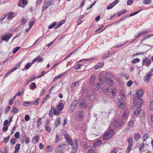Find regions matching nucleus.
Here are the masks:
<instances>
[{
	"label": "nucleus",
	"mask_w": 153,
	"mask_h": 153,
	"mask_svg": "<svg viewBox=\"0 0 153 153\" xmlns=\"http://www.w3.org/2000/svg\"><path fill=\"white\" fill-rule=\"evenodd\" d=\"M101 84L99 82H97L95 83L92 85H91L90 88L88 89L84 87H83L82 90V96L87 98H90L91 95H92L91 93H88L89 91L92 92V93L94 92L95 90L94 88H97V89L100 88L101 87Z\"/></svg>",
	"instance_id": "obj_1"
},
{
	"label": "nucleus",
	"mask_w": 153,
	"mask_h": 153,
	"mask_svg": "<svg viewBox=\"0 0 153 153\" xmlns=\"http://www.w3.org/2000/svg\"><path fill=\"white\" fill-rule=\"evenodd\" d=\"M68 144L72 146L71 153H76L78 149L77 140L76 139L73 140L70 136L68 135Z\"/></svg>",
	"instance_id": "obj_2"
},
{
	"label": "nucleus",
	"mask_w": 153,
	"mask_h": 153,
	"mask_svg": "<svg viewBox=\"0 0 153 153\" xmlns=\"http://www.w3.org/2000/svg\"><path fill=\"white\" fill-rule=\"evenodd\" d=\"M78 104L79 107L81 108H85L88 105L87 101L83 98L79 99Z\"/></svg>",
	"instance_id": "obj_3"
},
{
	"label": "nucleus",
	"mask_w": 153,
	"mask_h": 153,
	"mask_svg": "<svg viewBox=\"0 0 153 153\" xmlns=\"http://www.w3.org/2000/svg\"><path fill=\"white\" fill-rule=\"evenodd\" d=\"M143 100L139 97H136L133 100V103L135 106L140 107L142 105Z\"/></svg>",
	"instance_id": "obj_4"
},
{
	"label": "nucleus",
	"mask_w": 153,
	"mask_h": 153,
	"mask_svg": "<svg viewBox=\"0 0 153 153\" xmlns=\"http://www.w3.org/2000/svg\"><path fill=\"white\" fill-rule=\"evenodd\" d=\"M99 79L100 81L101 82H105L106 83L110 86L112 85L114 83L113 81L112 80L107 78V77H106V78L103 77V79L102 78H100Z\"/></svg>",
	"instance_id": "obj_5"
},
{
	"label": "nucleus",
	"mask_w": 153,
	"mask_h": 153,
	"mask_svg": "<svg viewBox=\"0 0 153 153\" xmlns=\"http://www.w3.org/2000/svg\"><path fill=\"white\" fill-rule=\"evenodd\" d=\"M84 113L83 110L79 111L76 114L75 117L76 119L79 121L83 119Z\"/></svg>",
	"instance_id": "obj_6"
},
{
	"label": "nucleus",
	"mask_w": 153,
	"mask_h": 153,
	"mask_svg": "<svg viewBox=\"0 0 153 153\" xmlns=\"http://www.w3.org/2000/svg\"><path fill=\"white\" fill-rule=\"evenodd\" d=\"M124 123L123 121L120 120H115L114 123H113V126L115 128L121 126Z\"/></svg>",
	"instance_id": "obj_7"
},
{
	"label": "nucleus",
	"mask_w": 153,
	"mask_h": 153,
	"mask_svg": "<svg viewBox=\"0 0 153 153\" xmlns=\"http://www.w3.org/2000/svg\"><path fill=\"white\" fill-rule=\"evenodd\" d=\"M13 34L10 33H8L7 35H3L1 38L2 41H5L6 42H8L12 36Z\"/></svg>",
	"instance_id": "obj_8"
},
{
	"label": "nucleus",
	"mask_w": 153,
	"mask_h": 153,
	"mask_svg": "<svg viewBox=\"0 0 153 153\" xmlns=\"http://www.w3.org/2000/svg\"><path fill=\"white\" fill-rule=\"evenodd\" d=\"M127 140L128 143V146L126 152V153H128L131 148L133 143V140L132 139L131 137L128 138Z\"/></svg>",
	"instance_id": "obj_9"
},
{
	"label": "nucleus",
	"mask_w": 153,
	"mask_h": 153,
	"mask_svg": "<svg viewBox=\"0 0 153 153\" xmlns=\"http://www.w3.org/2000/svg\"><path fill=\"white\" fill-rule=\"evenodd\" d=\"M66 146L67 145L65 143H61L60 144H59L58 147L56 149L55 152L56 153L59 152L61 149H64L66 148L65 146Z\"/></svg>",
	"instance_id": "obj_10"
},
{
	"label": "nucleus",
	"mask_w": 153,
	"mask_h": 153,
	"mask_svg": "<svg viewBox=\"0 0 153 153\" xmlns=\"http://www.w3.org/2000/svg\"><path fill=\"white\" fill-rule=\"evenodd\" d=\"M27 4V0H20L18 4V5L22 7H24V5H26Z\"/></svg>",
	"instance_id": "obj_11"
},
{
	"label": "nucleus",
	"mask_w": 153,
	"mask_h": 153,
	"mask_svg": "<svg viewBox=\"0 0 153 153\" xmlns=\"http://www.w3.org/2000/svg\"><path fill=\"white\" fill-rule=\"evenodd\" d=\"M125 102L121 101L120 100H118L117 102V106L120 108H123L126 107V104Z\"/></svg>",
	"instance_id": "obj_12"
},
{
	"label": "nucleus",
	"mask_w": 153,
	"mask_h": 153,
	"mask_svg": "<svg viewBox=\"0 0 153 153\" xmlns=\"http://www.w3.org/2000/svg\"><path fill=\"white\" fill-rule=\"evenodd\" d=\"M119 96L120 97V98L119 100H120L121 101L125 102L126 100V95L122 91L120 93Z\"/></svg>",
	"instance_id": "obj_13"
},
{
	"label": "nucleus",
	"mask_w": 153,
	"mask_h": 153,
	"mask_svg": "<svg viewBox=\"0 0 153 153\" xmlns=\"http://www.w3.org/2000/svg\"><path fill=\"white\" fill-rule=\"evenodd\" d=\"M151 63V61L149 59H148V58H146L143 60L142 62L143 65H144L146 64V65L147 66H149L148 65H150Z\"/></svg>",
	"instance_id": "obj_14"
},
{
	"label": "nucleus",
	"mask_w": 153,
	"mask_h": 153,
	"mask_svg": "<svg viewBox=\"0 0 153 153\" xmlns=\"http://www.w3.org/2000/svg\"><path fill=\"white\" fill-rule=\"evenodd\" d=\"M137 108L134 110V115L136 116H138L141 113V108L139 107H137Z\"/></svg>",
	"instance_id": "obj_15"
},
{
	"label": "nucleus",
	"mask_w": 153,
	"mask_h": 153,
	"mask_svg": "<svg viewBox=\"0 0 153 153\" xmlns=\"http://www.w3.org/2000/svg\"><path fill=\"white\" fill-rule=\"evenodd\" d=\"M104 62H101L97 64L94 67V69L96 70L102 68L104 65Z\"/></svg>",
	"instance_id": "obj_16"
},
{
	"label": "nucleus",
	"mask_w": 153,
	"mask_h": 153,
	"mask_svg": "<svg viewBox=\"0 0 153 153\" xmlns=\"http://www.w3.org/2000/svg\"><path fill=\"white\" fill-rule=\"evenodd\" d=\"M79 85L78 82H75L73 83L71 85V88L72 90H74Z\"/></svg>",
	"instance_id": "obj_17"
},
{
	"label": "nucleus",
	"mask_w": 153,
	"mask_h": 153,
	"mask_svg": "<svg viewBox=\"0 0 153 153\" xmlns=\"http://www.w3.org/2000/svg\"><path fill=\"white\" fill-rule=\"evenodd\" d=\"M136 94L137 96L141 97L143 95V92L142 90L140 89L136 91Z\"/></svg>",
	"instance_id": "obj_18"
},
{
	"label": "nucleus",
	"mask_w": 153,
	"mask_h": 153,
	"mask_svg": "<svg viewBox=\"0 0 153 153\" xmlns=\"http://www.w3.org/2000/svg\"><path fill=\"white\" fill-rule=\"evenodd\" d=\"M122 116L123 119H126L127 118L128 115V112L127 110L125 111L122 113Z\"/></svg>",
	"instance_id": "obj_19"
},
{
	"label": "nucleus",
	"mask_w": 153,
	"mask_h": 153,
	"mask_svg": "<svg viewBox=\"0 0 153 153\" xmlns=\"http://www.w3.org/2000/svg\"><path fill=\"white\" fill-rule=\"evenodd\" d=\"M39 138L38 135H35L33 138L32 142L33 143H35L37 142Z\"/></svg>",
	"instance_id": "obj_20"
},
{
	"label": "nucleus",
	"mask_w": 153,
	"mask_h": 153,
	"mask_svg": "<svg viewBox=\"0 0 153 153\" xmlns=\"http://www.w3.org/2000/svg\"><path fill=\"white\" fill-rule=\"evenodd\" d=\"M110 90L109 87H108L107 86H105L102 88V91L108 93Z\"/></svg>",
	"instance_id": "obj_21"
},
{
	"label": "nucleus",
	"mask_w": 153,
	"mask_h": 153,
	"mask_svg": "<svg viewBox=\"0 0 153 153\" xmlns=\"http://www.w3.org/2000/svg\"><path fill=\"white\" fill-rule=\"evenodd\" d=\"M65 22V20H63V21L59 22L56 25L55 29H57L62 24H64Z\"/></svg>",
	"instance_id": "obj_22"
},
{
	"label": "nucleus",
	"mask_w": 153,
	"mask_h": 153,
	"mask_svg": "<svg viewBox=\"0 0 153 153\" xmlns=\"http://www.w3.org/2000/svg\"><path fill=\"white\" fill-rule=\"evenodd\" d=\"M143 9L142 8H140L137 11L134 12L132 13H131L130 15H129V16H133L137 14L138 13L140 12L141 11H142Z\"/></svg>",
	"instance_id": "obj_23"
},
{
	"label": "nucleus",
	"mask_w": 153,
	"mask_h": 153,
	"mask_svg": "<svg viewBox=\"0 0 153 153\" xmlns=\"http://www.w3.org/2000/svg\"><path fill=\"white\" fill-rule=\"evenodd\" d=\"M20 144L18 143L16 145L15 147V151L14 153H17L18 152L20 149Z\"/></svg>",
	"instance_id": "obj_24"
},
{
	"label": "nucleus",
	"mask_w": 153,
	"mask_h": 153,
	"mask_svg": "<svg viewBox=\"0 0 153 153\" xmlns=\"http://www.w3.org/2000/svg\"><path fill=\"white\" fill-rule=\"evenodd\" d=\"M101 141L100 140H98L97 141L93 143V146L94 147L98 146L101 145Z\"/></svg>",
	"instance_id": "obj_25"
},
{
	"label": "nucleus",
	"mask_w": 153,
	"mask_h": 153,
	"mask_svg": "<svg viewBox=\"0 0 153 153\" xmlns=\"http://www.w3.org/2000/svg\"><path fill=\"white\" fill-rule=\"evenodd\" d=\"M111 137V136H110V135H109L107 132H106L103 135V138L104 140H107L108 139H109Z\"/></svg>",
	"instance_id": "obj_26"
},
{
	"label": "nucleus",
	"mask_w": 153,
	"mask_h": 153,
	"mask_svg": "<svg viewBox=\"0 0 153 153\" xmlns=\"http://www.w3.org/2000/svg\"><path fill=\"white\" fill-rule=\"evenodd\" d=\"M127 11V10L126 9H124L120 12H118V14L117 15V17L121 15L124 14Z\"/></svg>",
	"instance_id": "obj_27"
},
{
	"label": "nucleus",
	"mask_w": 153,
	"mask_h": 153,
	"mask_svg": "<svg viewBox=\"0 0 153 153\" xmlns=\"http://www.w3.org/2000/svg\"><path fill=\"white\" fill-rule=\"evenodd\" d=\"M94 59V58H90L89 59H81L80 60L78 61L77 62V63L79 62L82 61H88V62H91V61H92V60H93Z\"/></svg>",
	"instance_id": "obj_28"
},
{
	"label": "nucleus",
	"mask_w": 153,
	"mask_h": 153,
	"mask_svg": "<svg viewBox=\"0 0 153 153\" xmlns=\"http://www.w3.org/2000/svg\"><path fill=\"white\" fill-rule=\"evenodd\" d=\"M63 104L62 103H60L57 106V109L61 111L63 109Z\"/></svg>",
	"instance_id": "obj_29"
},
{
	"label": "nucleus",
	"mask_w": 153,
	"mask_h": 153,
	"mask_svg": "<svg viewBox=\"0 0 153 153\" xmlns=\"http://www.w3.org/2000/svg\"><path fill=\"white\" fill-rule=\"evenodd\" d=\"M116 92L117 90L114 87H112L111 89V93L112 94V97H114Z\"/></svg>",
	"instance_id": "obj_30"
},
{
	"label": "nucleus",
	"mask_w": 153,
	"mask_h": 153,
	"mask_svg": "<svg viewBox=\"0 0 153 153\" xmlns=\"http://www.w3.org/2000/svg\"><path fill=\"white\" fill-rule=\"evenodd\" d=\"M113 76V73L111 72L107 71L105 73V76Z\"/></svg>",
	"instance_id": "obj_31"
},
{
	"label": "nucleus",
	"mask_w": 153,
	"mask_h": 153,
	"mask_svg": "<svg viewBox=\"0 0 153 153\" xmlns=\"http://www.w3.org/2000/svg\"><path fill=\"white\" fill-rule=\"evenodd\" d=\"M7 15V18L10 20L11 19L14 17L12 12H10L9 13H8V14L6 15Z\"/></svg>",
	"instance_id": "obj_32"
},
{
	"label": "nucleus",
	"mask_w": 153,
	"mask_h": 153,
	"mask_svg": "<svg viewBox=\"0 0 153 153\" xmlns=\"http://www.w3.org/2000/svg\"><path fill=\"white\" fill-rule=\"evenodd\" d=\"M21 63L20 62L17 63V65H16V67H13L11 70V71L13 72L16 70L18 68L20 67V65H21Z\"/></svg>",
	"instance_id": "obj_33"
},
{
	"label": "nucleus",
	"mask_w": 153,
	"mask_h": 153,
	"mask_svg": "<svg viewBox=\"0 0 153 153\" xmlns=\"http://www.w3.org/2000/svg\"><path fill=\"white\" fill-rule=\"evenodd\" d=\"M57 23L56 22H53L50 25L48 26V28L49 29H51L53 27H54L56 26V25Z\"/></svg>",
	"instance_id": "obj_34"
},
{
	"label": "nucleus",
	"mask_w": 153,
	"mask_h": 153,
	"mask_svg": "<svg viewBox=\"0 0 153 153\" xmlns=\"http://www.w3.org/2000/svg\"><path fill=\"white\" fill-rule=\"evenodd\" d=\"M19 111V110L18 108L14 106H13V109L12 110V112L13 113H16Z\"/></svg>",
	"instance_id": "obj_35"
},
{
	"label": "nucleus",
	"mask_w": 153,
	"mask_h": 153,
	"mask_svg": "<svg viewBox=\"0 0 153 153\" xmlns=\"http://www.w3.org/2000/svg\"><path fill=\"white\" fill-rule=\"evenodd\" d=\"M153 75V68L151 69V71L147 73L146 76H151Z\"/></svg>",
	"instance_id": "obj_36"
},
{
	"label": "nucleus",
	"mask_w": 153,
	"mask_h": 153,
	"mask_svg": "<svg viewBox=\"0 0 153 153\" xmlns=\"http://www.w3.org/2000/svg\"><path fill=\"white\" fill-rule=\"evenodd\" d=\"M16 97V96H14L13 98H11L9 101V104L10 105H12L13 103L15 98Z\"/></svg>",
	"instance_id": "obj_37"
},
{
	"label": "nucleus",
	"mask_w": 153,
	"mask_h": 153,
	"mask_svg": "<svg viewBox=\"0 0 153 153\" xmlns=\"http://www.w3.org/2000/svg\"><path fill=\"white\" fill-rule=\"evenodd\" d=\"M141 137L140 134L138 133L135 134L134 139L136 140H137Z\"/></svg>",
	"instance_id": "obj_38"
},
{
	"label": "nucleus",
	"mask_w": 153,
	"mask_h": 153,
	"mask_svg": "<svg viewBox=\"0 0 153 153\" xmlns=\"http://www.w3.org/2000/svg\"><path fill=\"white\" fill-rule=\"evenodd\" d=\"M107 133L109 134L111 137L112 136L113 134L114 133V130L112 129H111L108 131H107Z\"/></svg>",
	"instance_id": "obj_39"
},
{
	"label": "nucleus",
	"mask_w": 153,
	"mask_h": 153,
	"mask_svg": "<svg viewBox=\"0 0 153 153\" xmlns=\"http://www.w3.org/2000/svg\"><path fill=\"white\" fill-rule=\"evenodd\" d=\"M48 123H46L45 126V129L49 132H51V129L50 127L48 126Z\"/></svg>",
	"instance_id": "obj_40"
},
{
	"label": "nucleus",
	"mask_w": 153,
	"mask_h": 153,
	"mask_svg": "<svg viewBox=\"0 0 153 153\" xmlns=\"http://www.w3.org/2000/svg\"><path fill=\"white\" fill-rule=\"evenodd\" d=\"M24 105L26 107H28L30 106L31 104V102H30L24 101L23 102Z\"/></svg>",
	"instance_id": "obj_41"
},
{
	"label": "nucleus",
	"mask_w": 153,
	"mask_h": 153,
	"mask_svg": "<svg viewBox=\"0 0 153 153\" xmlns=\"http://www.w3.org/2000/svg\"><path fill=\"white\" fill-rule=\"evenodd\" d=\"M36 86L35 83L34 82H32L30 85V88L31 89H33L36 88Z\"/></svg>",
	"instance_id": "obj_42"
},
{
	"label": "nucleus",
	"mask_w": 153,
	"mask_h": 153,
	"mask_svg": "<svg viewBox=\"0 0 153 153\" xmlns=\"http://www.w3.org/2000/svg\"><path fill=\"white\" fill-rule=\"evenodd\" d=\"M60 119L59 118H58L56 119V121H55V125L57 126L58 125L60 124Z\"/></svg>",
	"instance_id": "obj_43"
},
{
	"label": "nucleus",
	"mask_w": 153,
	"mask_h": 153,
	"mask_svg": "<svg viewBox=\"0 0 153 153\" xmlns=\"http://www.w3.org/2000/svg\"><path fill=\"white\" fill-rule=\"evenodd\" d=\"M32 64L28 62L25 66V69H28L32 65Z\"/></svg>",
	"instance_id": "obj_44"
},
{
	"label": "nucleus",
	"mask_w": 153,
	"mask_h": 153,
	"mask_svg": "<svg viewBox=\"0 0 153 153\" xmlns=\"http://www.w3.org/2000/svg\"><path fill=\"white\" fill-rule=\"evenodd\" d=\"M62 133L63 134V135L65 137L66 141H67V133L63 129H62L61 131Z\"/></svg>",
	"instance_id": "obj_45"
},
{
	"label": "nucleus",
	"mask_w": 153,
	"mask_h": 153,
	"mask_svg": "<svg viewBox=\"0 0 153 153\" xmlns=\"http://www.w3.org/2000/svg\"><path fill=\"white\" fill-rule=\"evenodd\" d=\"M126 43H125V42H124V43L123 44L118 43V44H117V45L114 46L113 47L114 48L116 47L117 48H118L122 46L123 45H125L126 44Z\"/></svg>",
	"instance_id": "obj_46"
},
{
	"label": "nucleus",
	"mask_w": 153,
	"mask_h": 153,
	"mask_svg": "<svg viewBox=\"0 0 153 153\" xmlns=\"http://www.w3.org/2000/svg\"><path fill=\"white\" fill-rule=\"evenodd\" d=\"M140 61V59L138 58H135L134 59L131 61V63L133 64H134L136 62H138Z\"/></svg>",
	"instance_id": "obj_47"
},
{
	"label": "nucleus",
	"mask_w": 153,
	"mask_h": 153,
	"mask_svg": "<svg viewBox=\"0 0 153 153\" xmlns=\"http://www.w3.org/2000/svg\"><path fill=\"white\" fill-rule=\"evenodd\" d=\"M52 149L53 148L50 145L47 146L46 151L48 152H50L52 150Z\"/></svg>",
	"instance_id": "obj_48"
},
{
	"label": "nucleus",
	"mask_w": 153,
	"mask_h": 153,
	"mask_svg": "<svg viewBox=\"0 0 153 153\" xmlns=\"http://www.w3.org/2000/svg\"><path fill=\"white\" fill-rule=\"evenodd\" d=\"M134 122L132 120H130L128 123V126L130 127H132L134 126Z\"/></svg>",
	"instance_id": "obj_49"
},
{
	"label": "nucleus",
	"mask_w": 153,
	"mask_h": 153,
	"mask_svg": "<svg viewBox=\"0 0 153 153\" xmlns=\"http://www.w3.org/2000/svg\"><path fill=\"white\" fill-rule=\"evenodd\" d=\"M82 65L80 64H78L74 66V68L75 70H77Z\"/></svg>",
	"instance_id": "obj_50"
},
{
	"label": "nucleus",
	"mask_w": 153,
	"mask_h": 153,
	"mask_svg": "<svg viewBox=\"0 0 153 153\" xmlns=\"http://www.w3.org/2000/svg\"><path fill=\"white\" fill-rule=\"evenodd\" d=\"M20 47H17L14 48L12 51V53H16L18 51Z\"/></svg>",
	"instance_id": "obj_51"
},
{
	"label": "nucleus",
	"mask_w": 153,
	"mask_h": 153,
	"mask_svg": "<svg viewBox=\"0 0 153 153\" xmlns=\"http://www.w3.org/2000/svg\"><path fill=\"white\" fill-rule=\"evenodd\" d=\"M153 36V34H149V35H148L147 36L143 38L141 40V42H140V43H141L144 40H145V39H146L147 38H149L151 36Z\"/></svg>",
	"instance_id": "obj_52"
},
{
	"label": "nucleus",
	"mask_w": 153,
	"mask_h": 153,
	"mask_svg": "<svg viewBox=\"0 0 153 153\" xmlns=\"http://www.w3.org/2000/svg\"><path fill=\"white\" fill-rule=\"evenodd\" d=\"M17 141L16 139L15 138H13L10 140V142L12 145H14Z\"/></svg>",
	"instance_id": "obj_53"
},
{
	"label": "nucleus",
	"mask_w": 153,
	"mask_h": 153,
	"mask_svg": "<svg viewBox=\"0 0 153 153\" xmlns=\"http://www.w3.org/2000/svg\"><path fill=\"white\" fill-rule=\"evenodd\" d=\"M54 2V1L53 0H51V1H48L46 2V4L48 6H50Z\"/></svg>",
	"instance_id": "obj_54"
},
{
	"label": "nucleus",
	"mask_w": 153,
	"mask_h": 153,
	"mask_svg": "<svg viewBox=\"0 0 153 153\" xmlns=\"http://www.w3.org/2000/svg\"><path fill=\"white\" fill-rule=\"evenodd\" d=\"M42 121V119L41 118H39L38 119L37 124V126H39L41 124Z\"/></svg>",
	"instance_id": "obj_55"
},
{
	"label": "nucleus",
	"mask_w": 153,
	"mask_h": 153,
	"mask_svg": "<svg viewBox=\"0 0 153 153\" xmlns=\"http://www.w3.org/2000/svg\"><path fill=\"white\" fill-rule=\"evenodd\" d=\"M78 102V100H75L72 102L71 105L75 107L76 105Z\"/></svg>",
	"instance_id": "obj_56"
},
{
	"label": "nucleus",
	"mask_w": 153,
	"mask_h": 153,
	"mask_svg": "<svg viewBox=\"0 0 153 153\" xmlns=\"http://www.w3.org/2000/svg\"><path fill=\"white\" fill-rule=\"evenodd\" d=\"M149 107L150 110L151 111H153V100L150 103L149 105Z\"/></svg>",
	"instance_id": "obj_57"
},
{
	"label": "nucleus",
	"mask_w": 153,
	"mask_h": 153,
	"mask_svg": "<svg viewBox=\"0 0 153 153\" xmlns=\"http://www.w3.org/2000/svg\"><path fill=\"white\" fill-rule=\"evenodd\" d=\"M20 135V133L18 132H17L15 134L14 137L16 138L19 139V138Z\"/></svg>",
	"instance_id": "obj_58"
},
{
	"label": "nucleus",
	"mask_w": 153,
	"mask_h": 153,
	"mask_svg": "<svg viewBox=\"0 0 153 153\" xmlns=\"http://www.w3.org/2000/svg\"><path fill=\"white\" fill-rule=\"evenodd\" d=\"M151 0H144L143 3L145 4H148L151 2Z\"/></svg>",
	"instance_id": "obj_59"
},
{
	"label": "nucleus",
	"mask_w": 153,
	"mask_h": 153,
	"mask_svg": "<svg viewBox=\"0 0 153 153\" xmlns=\"http://www.w3.org/2000/svg\"><path fill=\"white\" fill-rule=\"evenodd\" d=\"M10 137V136H8L7 137L4 138L3 140L4 142L5 143H7L9 141Z\"/></svg>",
	"instance_id": "obj_60"
},
{
	"label": "nucleus",
	"mask_w": 153,
	"mask_h": 153,
	"mask_svg": "<svg viewBox=\"0 0 153 153\" xmlns=\"http://www.w3.org/2000/svg\"><path fill=\"white\" fill-rule=\"evenodd\" d=\"M42 0H37L36 3V6H38L39 4H40L42 3Z\"/></svg>",
	"instance_id": "obj_61"
},
{
	"label": "nucleus",
	"mask_w": 153,
	"mask_h": 153,
	"mask_svg": "<svg viewBox=\"0 0 153 153\" xmlns=\"http://www.w3.org/2000/svg\"><path fill=\"white\" fill-rule=\"evenodd\" d=\"M27 19L23 17L22 18V19L21 20V22H22V23L23 24H25V23L26 22H27Z\"/></svg>",
	"instance_id": "obj_62"
},
{
	"label": "nucleus",
	"mask_w": 153,
	"mask_h": 153,
	"mask_svg": "<svg viewBox=\"0 0 153 153\" xmlns=\"http://www.w3.org/2000/svg\"><path fill=\"white\" fill-rule=\"evenodd\" d=\"M53 114L56 115H59V111H57L54 108H53Z\"/></svg>",
	"instance_id": "obj_63"
},
{
	"label": "nucleus",
	"mask_w": 153,
	"mask_h": 153,
	"mask_svg": "<svg viewBox=\"0 0 153 153\" xmlns=\"http://www.w3.org/2000/svg\"><path fill=\"white\" fill-rule=\"evenodd\" d=\"M35 23V21H33L31 22H30L29 23V26L30 28H31L32 27L33 25Z\"/></svg>",
	"instance_id": "obj_64"
}]
</instances>
